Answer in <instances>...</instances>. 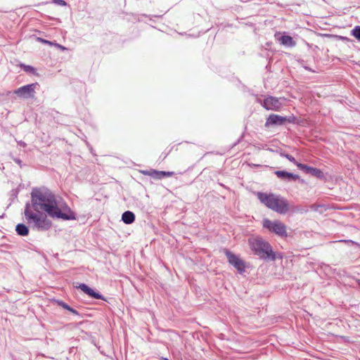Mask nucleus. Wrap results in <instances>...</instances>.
<instances>
[{
    "label": "nucleus",
    "instance_id": "1",
    "mask_svg": "<svg viewBox=\"0 0 360 360\" xmlns=\"http://www.w3.org/2000/svg\"><path fill=\"white\" fill-rule=\"evenodd\" d=\"M31 204L34 211H44L49 217L63 220L76 219L74 212L65 203L59 200L47 188H33L31 192Z\"/></svg>",
    "mask_w": 360,
    "mask_h": 360
},
{
    "label": "nucleus",
    "instance_id": "2",
    "mask_svg": "<svg viewBox=\"0 0 360 360\" xmlns=\"http://www.w3.org/2000/svg\"><path fill=\"white\" fill-rule=\"evenodd\" d=\"M257 198L269 209L278 214H285L290 210L288 201L280 195L259 192Z\"/></svg>",
    "mask_w": 360,
    "mask_h": 360
},
{
    "label": "nucleus",
    "instance_id": "3",
    "mask_svg": "<svg viewBox=\"0 0 360 360\" xmlns=\"http://www.w3.org/2000/svg\"><path fill=\"white\" fill-rule=\"evenodd\" d=\"M248 245L254 255L265 261H275L276 255L269 242L262 237H250L248 238Z\"/></svg>",
    "mask_w": 360,
    "mask_h": 360
},
{
    "label": "nucleus",
    "instance_id": "4",
    "mask_svg": "<svg viewBox=\"0 0 360 360\" xmlns=\"http://www.w3.org/2000/svg\"><path fill=\"white\" fill-rule=\"evenodd\" d=\"M25 216L29 224H33V227L40 231L49 230L51 226V221L43 214L34 213L31 210L30 203L27 202L25 207Z\"/></svg>",
    "mask_w": 360,
    "mask_h": 360
},
{
    "label": "nucleus",
    "instance_id": "5",
    "mask_svg": "<svg viewBox=\"0 0 360 360\" xmlns=\"http://www.w3.org/2000/svg\"><path fill=\"white\" fill-rule=\"evenodd\" d=\"M263 227L278 236H287L286 226L278 220L271 221L269 219H264L263 220Z\"/></svg>",
    "mask_w": 360,
    "mask_h": 360
},
{
    "label": "nucleus",
    "instance_id": "6",
    "mask_svg": "<svg viewBox=\"0 0 360 360\" xmlns=\"http://www.w3.org/2000/svg\"><path fill=\"white\" fill-rule=\"evenodd\" d=\"M38 83H32L16 89L13 93L19 98L23 99L33 98L35 96V89Z\"/></svg>",
    "mask_w": 360,
    "mask_h": 360
},
{
    "label": "nucleus",
    "instance_id": "7",
    "mask_svg": "<svg viewBox=\"0 0 360 360\" xmlns=\"http://www.w3.org/2000/svg\"><path fill=\"white\" fill-rule=\"evenodd\" d=\"M224 254L227 258L229 263L233 266L239 274H242L245 272V262L240 259L238 255H235L229 250H224Z\"/></svg>",
    "mask_w": 360,
    "mask_h": 360
},
{
    "label": "nucleus",
    "instance_id": "8",
    "mask_svg": "<svg viewBox=\"0 0 360 360\" xmlns=\"http://www.w3.org/2000/svg\"><path fill=\"white\" fill-rule=\"evenodd\" d=\"M267 110L278 111L282 107V103L280 100L274 96H269L264 100L257 101Z\"/></svg>",
    "mask_w": 360,
    "mask_h": 360
},
{
    "label": "nucleus",
    "instance_id": "9",
    "mask_svg": "<svg viewBox=\"0 0 360 360\" xmlns=\"http://www.w3.org/2000/svg\"><path fill=\"white\" fill-rule=\"evenodd\" d=\"M285 124V117L271 114L266 120L264 124L265 127L269 128L274 126H282Z\"/></svg>",
    "mask_w": 360,
    "mask_h": 360
},
{
    "label": "nucleus",
    "instance_id": "10",
    "mask_svg": "<svg viewBox=\"0 0 360 360\" xmlns=\"http://www.w3.org/2000/svg\"><path fill=\"white\" fill-rule=\"evenodd\" d=\"M297 167L306 174H309L319 179H323L325 177L323 172L320 169L312 167L302 163L297 165Z\"/></svg>",
    "mask_w": 360,
    "mask_h": 360
},
{
    "label": "nucleus",
    "instance_id": "11",
    "mask_svg": "<svg viewBox=\"0 0 360 360\" xmlns=\"http://www.w3.org/2000/svg\"><path fill=\"white\" fill-rule=\"evenodd\" d=\"M78 289H80L82 292H84L89 297L96 299L101 300L105 301V297L99 293L98 292H96L93 288L89 287L85 283H80L78 286H77Z\"/></svg>",
    "mask_w": 360,
    "mask_h": 360
},
{
    "label": "nucleus",
    "instance_id": "12",
    "mask_svg": "<svg viewBox=\"0 0 360 360\" xmlns=\"http://www.w3.org/2000/svg\"><path fill=\"white\" fill-rule=\"evenodd\" d=\"M274 173L281 180L286 181H296L300 178L297 174H295L284 170H277Z\"/></svg>",
    "mask_w": 360,
    "mask_h": 360
},
{
    "label": "nucleus",
    "instance_id": "13",
    "mask_svg": "<svg viewBox=\"0 0 360 360\" xmlns=\"http://www.w3.org/2000/svg\"><path fill=\"white\" fill-rule=\"evenodd\" d=\"M122 220L126 224H131L135 221V214L131 211H125L122 215Z\"/></svg>",
    "mask_w": 360,
    "mask_h": 360
},
{
    "label": "nucleus",
    "instance_id": "14",
    "mask_svg": "<svg viewBox=\"0 0 360 360\" xmlns=\"http://www.w3.org/2000/svg\"><path fill=\"white\" fill-rule=\"evenodd\" d=\"M281 44L287 47H294L296 43L293 40L292 37L289 35H283L280 38Z\"/></svg>",
    "mask_w": 360,
    "mask_h": 360
},
{
    "label": "nucleus",
    "instance_id": "15",
    "mask_svg": "<svg viewBox=\"0 0 360 360\" xmlns=\"http://www.w3.org/2000/svg\"><path fill=\"white\" fill-rule=\"evenodd\" d=\"M15 231L19 236H26L29 233V229L24 224H18L15 226Z\"/></svg>",
    "mask_w": 360,
    "mask_h": 360
},
{
    "label": "nucleus",
    "instance_id": "16",
    "mask_svg": "<svg viewBox=\"0 0 360 360\" xmlns=\"http://www.w3.org/2000/svg\"><path fill=\"white\" fill-rule=\"evenodd\" d=\"M141 173L144 175H147L151 176L155 179H161L160 171H157L155 169H149V170H143Z\"/></svg>",
    "mask_w": 360,
    "mask_h": 360
},
{
    "label": "nucleus",
    "instance_id": "17",
    "mask_svg": "<svg viewBox=\"0 0 360 360\" xmlns=\"http://www.w3.org/2000/svg\"><path fill=\"white\" fill-rule=\"evenodd\" d=\"M281 155L287 158L289 161L291 162H293L297 167V165L300 164V162H297L295 158L289 154L287 153H281Z\"/></svg>",
    "mask_w": 360,
    "mask_h": 360
},
{
    "label": "nucleus",
    "instance_id": "18",
    "mask_svg": "<svg viewBox=\"0 0 360 360\" xmlns=\"http://www.w3.org/2000/svg\"><path fill=\"white\" fill-rule=\"evenodd\" d=\"M352 35L360 41V26L355 27L352 31Z\"/></svg>",
    "mask_w": 360,
    "mask_h": 360
},
{
    "label": "nucleus",
    "instance_id": "19",
    "mask_svg": "<svg viewBox=\"0 0 360 360\" xmlns=\"http://www.w3.org/2000/svg\"><path fill=\"white\" fill-rule=\"evenodd\" d=\"M56 302H57L58 305L60 306L61 307H63L65 309L68 310L69 308L70 307V306H69L67 303H65V302H63L62 300H57Z\"/></svg>",
    "mask_w": 360,
    "mask_h": 360
},
{
    "label": "nucleus",
    "instance_id": "20",
    "mask_svg": "<svg viewBox=\"0 0 360 360\" xmlns=\"http://www.w3.org/2000/svg\"><path fill=\"white\" fill-rule=\"evenodd\" d=\"M173 174H174V172H164V171H160V176H161V179L165 178V177H169V176H172Z\"/></svg>",
    "mask_w": 360,
    "mask_h": 360
},
{
    "label": "nucleus",
    "instance_id": "21",
    "mask_svg": "<svg viewBox=\"0 0 360 360\" xmlns=\"http://www.w3.org/2000/svg\"><path fill=\"white\" fill-rule=\"evenodd\" d=\"M23 70L27 72H33L34 71V68L31 65H22Z\"/></svg>",
    "mask_w": 360,
    "mask_h": 360
},
{
    "label": "nucleus",
    "instance_id": "22",
    "mask_svg": "<svg viewBox=\"0 0 360 360\" xmlns=\"http://www.w3.org/2000/svg\"><path fill=\"white\" fill-rule=\"evenodd\" d=\"M295 118L293 116L285 117V123H293L295 122Z\"/></svg>",
    "mask_w": 360,
    "mask_h": 360
},
{
    "label": "nucleus",
    "instance_id": "23",
    "mask_svg": "<svg viewBox=\"0 0 360 360\" xmlns=\"http://www.w3.org/2000/svg\"><path fill=\"white\" fill-rule=\"evenodd\" d=\"M53 2L58 5H60V6H65L66 5V2L63 0H53Z\"/></svg>",
    "mask_w": 360,
    "mask_h": 360
},
{
    "label": "nucleus",
    "instance_id": "24",
    "mask_svg": "<svg viewBox=\"0 0 360 360\" xmlns=\"http://www.w3.org/2000/svg\"><path fill=\"white\" fill-rule=\"evenodd\" d=\"M69 311H70L71 313H72L73 314H75V315H79V312L75 310V309H73L72 307H70L69 309H68Z\"/></svg>",
    "mask_w": 360,
    "mask_h": 360
},
{
    "label": "nucleus",
    "instance_id": "25",
    "mask_svg": "<svg viewBox=\"0 0 360 360\" xmlns=\"http://www.w3.org/2000/svg\"><path fill=\"white\" fill-rule=\"evenodd\" d=\"M39 39L41 41H42L43 43H44V44H50V45L53 44V43L51 41H48V40H46V39H42L41 38H39Z\"/></svg>",
    "mask_w": 360,
    "mask_h": 360
},
{
    "label": "nucleus",
    "instance_id": "26",
    "mask_svg": "<svg viewBox=\"0 0 360 360\" xmlns=\"http://www.w3.org/2000/svg\"><path fill=\"white\" fill-rule=\"evenodd\" d=\"M55 45H56L58 48H59V49H62V50H65V49H66V48H65V47H64L63 46H62V45H60V44H55Z\"/></svg>",
    "mask_w": 360,
    "mask_h": 360
},
{
    "label": "nucleus",
    "instance_id": "27",
    "mask_svg": "<svg viewBox=\"0 0 360 360\" xmlns=\"http://www.w3.org/2000/svg\"><path fill=\"white\" fill-rule=\"evenodd\" d=\"M340 242L351 243L352 244L354 243V242L353 240H340Z\"/></svg>",
    "mask_w": 360,
    "mask_h": 360
},
{
    "label": "nucleus",
    "instance_id": "28",
    "mask_svg": "<svg viewBox=\"0 0 360 360\" xmlns=\"http://www.w3.org/2000/svg\"><path fill=\"white\" fill-rule=\"evenodd\" d=\"M18 144L20 146H23V147H25L26 146V143L25 142L22 141L18 142Z\"/></svg>",
    "mask_w": 360,
    "mask_h": 360
},
{
    "label": "nucleus",
    "instance_id": "29",
    "mask_svg": "<svg viewBox=\"0 0 360 360\" xmlns=\"http://www.w3.org/2000/svg\"><path fill=\"white\" fill-rule=\"evenodd\" d=\"M15 162H16L18 165H20V163H21V160H18H18H15Z\"/></svg>",
    "mask_w": 360,
    "mask_h": 360
},
{
    "label": "nucleus",
    "instance_id": "30",
    "mask_svg": "<svg viewBox=\"0 0 360 360\" xmlns=\"http://www.w3.org/2000/svg\"><path fill=\"white\" fill-rule=\"evenodd\" d=\"M161 359L162 360H169V359L166 358V357H161Z\"/></svg>",
    "mask_w": 360,
    "mask_h": 360
},
{
    "label": "nucleus",
    "instance_id": "31",
    "mask_svg": "<svg viewBox=\"0 0 360 360\" xmlns=\"http://www.w3.org/2000/svg\"><path fill=\"white\" fill-rule=\"evenodd\" d=\"M359 285L360 286V280L359 281Z\"/></svg>",
    "mask_w": 360,
    "mask_h": 360
}]
</instances>
